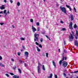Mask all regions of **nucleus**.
<instances>
[{
  "label": "nucleus",
  "mask_w": 78,
  "mask_h": 78,
  "mask_svg": "<svg viewBox=\"0 0 78 78\" xmlns=\"http://www.w3.org/2000/svg\"><path fill=\"white\" fill-rule=\"evenodd\" d=\"M0 66H1V67H5V66H4L3 64L1 63H0Z\"/></svg>",
  "instance_id": "19"
},
{
  "label": "nucleus",
  "mask_w": 78,
  "mask_h": 78,
  "mask_svg": "<svg viewBox=\"0 0 78 78\" xmlns=\"http://www.w3.org/2000/svg\"><path fill=\"white\" fill-rule=\"evenodd\" d=\"M17 55L18 56H20V52H18L17 53Z\"/></svg>",
  "instance_id": "36"
},
{
  "label": "nucleus",
  "mask_w": 78,
  "mask_h": 78,
  "mask_svg": "<svg viewBox=\"0 0 78 78\" xmlns=\"http://www.w3.org/2000/svg\"><path fill=\"white\" fill-rule=\"evenodd\" d=\"M10 2L11 3H12L13 1L12 0H10Z\"/></svg>",
  "instance_id": "45"
},
{
  "label": "nucleus",
  "mask_w": 78,
  "mask_h": 78,
  "mask_svg": "<svg viewBox=\"0 0 78 78\" xmlns=\"http://www.w3.org/2000/svg\"><path fill=\"white\" fill-rule=\"evenodd\" d=\"M65 60H66V59H67V58L66 57H65Z\"/></svg>",
  "instance_id": "61"
},
{
  "label": "nucleus",
  "mask_w": 78,
  "mask_h": 78,
  "mask_svg": "<svg viewBox=\"0 0 78 78\" xmlns=\"http://www.w3.org/2000/svg\"><path fill=\"white\" fill-rule=\"evenodd\" d=\"M32 29L34 33L35 32V31H36V28L34 27V26H33V25L32 26Z\"/></svg>",
  "instance_id": "10"
},
{
  "label": "nucleus",
  "mask_w": 78,
  "mask_h": 78,
  "mask_svg": "<svg viewBox=\"0 0 78 78\" xmlns=\"http://www.w3.org/2000/svg\"><path fill=\"white\" fill-rule=\"evenodd\" d=\"M74 28H77V25H76V24H75L74 26Z\"/></svg>",
  "instance_id": "21"
},
{
  "label": "nucleus",
  "mask_w": 78,
  "mask_h": 78,
  "mask_svg": "<svg viewBox=\"0 0 78 78\" xmlns=\"http://www.w3.org/2000/svg\"><path fill=\"white\" fill-rule=\"evenodd\" d=\"M12 27L13 28H15V27L14 26V25H12Z\"/></svg>",
  "instance_id": "49"
},
{
  "label": "nucleus",
  "mask_w": 78,
  "mask_h": 78,
  "mask_svg": "<svg viewBox=\"0 0 78 78\" xmlns=\"http://www.w3.org/2000/svg\"><path fill=\"white\" fill-rule=\"evenodd\" d=\"M58 52H60V49H58Z\"/></svg>",
  "instance_id": "59"
},
{
  "label": "nucleus",
  "mask_w": 78,
  "mask_h": 78,
  "mask_svg": "<svg viewBox=\"0 0 78 78\" xmlns=\"http://www.w3.org/2000/svg\"><path fill=\"white\" fill-rule=\"evenodd\" d=\"M20 39L22 41H24V40H25V38H23V37H21L20 38Z\"/></svg>",
  "instance_id": "26"
},
{
  "label": "nucleus",
  "mask_w": 78,
  "mask_h": 78,
  "mask_svg": "<svg viewBox=\"0 0 78 78\" xmlns=\"http://www.w3.org/2000/svg\"><path fill=\"white\" fill-rule=\"evenodd\" d=\"M13 78H19V76H17L16 75H14L13 76Z\"/></svg>",
  "instance_id": "18"
},
{
  "label": "nucleus",
  "mask_w": 78,
  "mask_h": 78,
  "mask_svg": "<svg viewBox=\"0 0 78 78\" xmlns=\"http://www.w3.org/2000/svg\"><path fill=\"white\" fill-rule=\"evenodd\" d=\"M74 44L75 45H76V47H78V41H77L76 40H75L74 41Z\"/></svg>",
  "instance_id": "9"
},
{
  "label": "nucleus",
  "mask_w": 78,
  "mask_h": 78,
  "mask_svg": "<svg viewBox=\"0 0 78 78\" xmlns=\"http://www.w3.org/2000/svg\"><path fill=\"white\" fill-rule=\"evenodd\" d=\"M74 9L75 12H76V8H75V7L74 8Z\"/></svg>",
  "instance_id": "34"
},
{
  "label": "nucleus",
  "mask_w": 78,
  "mask_h": 78,
  "mask_svg": "<svg viewBox=\"0 0 78 78\" xmlns=\"http://www.w3.org/2000/svg\"><path fill=\"white\" fill-rule=\"evenodd\" d=\"M46 56L47 57V58H48V53H46Z\"/></svg>",
  "instance_id": "33"
},
{
  "label": "nucleus",
  "mask_w": 78,
  "mask_h": 78,
  "mask_svg": "<svg viewBox=\"0 0 78 78\" xmlns=\"http://www.w3.org/2000/svg\"><path fill=\"white\" fill-rule=\"evenodd\" d=\"M78 72V70L74 71L73 73V72H72V73H77Z\"/></svg>",
  "instance_id": "22"
},
{
  "label": "nucleus",
  "mask_w": 78,
  "mask_h": 78,
  "mask_svg": "<svg viewBox=\"0 0 78 78\" xmlns=\"http://www.w3.org/2000/svg\"><path fill=\"white\" fill-rule=\"evenodd\" d=\"M52 76H53V75L52 74H50L49 76H48V78H52Z\"/></svg>",
  "instance_id": "17"
},
{
  "label": "nucleus",
  "mask_w": 78,
  "mask_h": 78,
  "mask_svg": "<svg viewBox=\"0 0 78 78\" xmlns=\"http://www.w3.org/2000/svg\"><path fill=\"white\" fill-rule=\"evenodd\" d=\"M55 78H58V76H57V75H55Z\"/></svg>",
  "instance_id": "39"
},
{
  "label": "nucleus",
  "mask_w": 78,
  "mask_h": 78,
  "mask_svg": "<svg viewBox=\"0 0 78 78\" xmlns=\"http://www.w3.org/2000/svg\"><path fill=\"white\" fill-rule=\"evenodd\" d=\"M76 33L77 36H78V31L76 30Z\"/></svg>",
  "instance_id": "29"
},
{
  "label": "nucleus",
  "mask_w": 78,
  "mask_h": 78,
  "mask_svg": "<svg viewBox=\"0 0 78 78\" xmlns=\"http://www.w3.org/2000/svg\"><path fill=\"white\" fill-rule=\"evenodd\" d=\"M72 34H74V32H72Z\"/></svg>",
  "instance_id": "58"
},
{
  "label": "nucleus",
  "mask_w": 78,
  "mask_h": 78,
  "mask_svg": "<svg viewBox=\"0 0 78 78\" xmlns=\"http://www.w3.org/2000/svg\"><path fill=\"white\" fill-rule=\"evenodd\" d=\"M64 53H63L62 54V56H63H63H64L63 55H64Z\"/></svg>",
  "instance_id": "60"
},
{
  "label": "nucleus",
  "mask_w": 78,
  "mask_h": 78,
  "mask_svg": "<svg viewBox=\"0 0 78 78\" xmlns=\"http://www.w3.org/2000/svg\"><path fill=\"white\" fill-rule=\"evenodd\" d=\"M20 62L21 63H22V60H20Z\"/></svg>",
  "instance_id": "50"
},
{
  "label": "nucleus",
  "mask_w": 78,
  "mask_h": 78,
  "mask_svg": "<svg viewBox=\"0 0 78 78\" xmlns=\"http://www.w3.org/2000/svg\"><path fill=\"white\" fill-rule=\"evenodd\" d=\"M64 45H66V41H64Z\"/></svg>",
  "instance_id": "47"
},
{
  "label": "nucleus",
  "mask_w": 78,
  "mask_h": 78,
  "mask_svg": "<svg viewBox=\"0 0 78 78\" xmlns=\"http://www.w3.org/2000/svg\"><path fill=\"white\" fill-rule=\"evenodd\" d=\"M3 13V11H1V12H0V14H2Z\"/></svg>",
  "instance_id": "56"
},
{
  "label": "nucleus",
  "mask_w": 78,
  "mask_h": 78,
  "mask_svg": "<svg viewBox=\"0 0 78 78\" xmlns=\"http://www.w3.org/2000/svg\"><path fill=\"white\" fill-rule=\"evenodd\" d=\"M25 55L26 56H28V52L27 51H26L25 52Z\"/></svg>",
  "instance_id": "16"
},
{
  "label": "nucleus",
  "mask_w": 78,
  "mask_h": 78,
  "mask_svg": "<svg viewBox=\"0 0 78 78\" xmlns=\"http://www.w3.org/2000/svg\"><path fill=\"white\" fill-rule=\"evenodd\" d=\"M64 52H65V53H67V51L65 49L64 50Z\"/></svg>",
  "instance_id": "31"
},
{
  "label": "nucleus",
  "mask_w": 78,
  "mask_h": 78,
  "mask_svg": "<svg viewBox=\"0 0 78 78\" xmlns=\"http://www.w3.org/2000/svg\"><path fill=\"white\" fill-rule=\"evenodd\" d=\"M19 73H22V72L21 71V70H20V69H18Z\"/></svg>",
  "instance_id": "23"
},
{
  "label": "nucleus",
  "mask_w": 78,
  "mask_h": 78,
  "mask_svg": "<svg viewBox=\"0 0 78 78\" xmlns=\"http://www.w3.org/2000/svg\"><path fill=\"white\" fill-rule=\"evenodd\" d=\"M66 7H67V8H69V6H68V5H66Z\"/></svg>",
  "instance_id": "52"
},
{
  "label": "nucleus",
  "mask_w": 78,
  "mask_h": 78,
  "mask_svg": "<svg viewBox=\"0 0 78 78\" xmlns=\"http://www.w3.org/2000/svg\"><path fill=\"white\" fill-rule=\"evenodd\" d=\"M24 66H25V67H27V64L26 63H25Z\"/></svg>",
  "instance_id": "40"
},
{
  "label": "nucleus",
  "mask_w": 78,
  "mask_h": 78,
  "mask_svg": "<svg viewBox=\"0 0 78 78\" xmlns=\"http://www.w3.org/2000/svg\"><path fill=\"white\" fill-rule=\"evenodd\" d=\"M36 47L37 48V51H38V52L41 51V50H40V49H39V48L37 46H36Z\"/></svg>",
  "instance_id": "13"
},
{
  "label": "nucleus",
  "mask_w": 78,
  "mask_h": 78,
  "mask_svg": "<svg viewBox=\"0 0 78 78\" xmlns=\"http://www.w3.org/2000/svg\"><path fill=\"white\" fill-rule=\"evenodd\" d=\"M30 22H33V19H31L30 20Z\"/></svg>",
  "instance_id": "32"
},
{
  "label": "nucleus",
  "mask_w": 78,
  "mask_h": 78,
  "mask_svg": "<svg viewBox=\"0 0 78 78\" xmlns=\"http://www.w3.org/2000/svg\"><path fill=\"white\" fill-rule=\"evenodd\" d=\"M69 18L71 19V21H73L74 18H73V16L72 14H70L69 16Z\"/></svg>",
  "instance_id": "7"
},
{
  "label": "nucleus",
  "mask_w": 78,
  "mask_h": 78,
  "mask_svg": "<svg viewBox=\"0 0 78 78\" xmlns=\"http://www.w3.org/2000/svg\"><path fill=\"white\" fill-rule=\"evenodd\" d=\"M0 24L1 25H3V24H4V23H0Z\"/></svg>",
  "instance_id": "41"
},
{
  "label": "nucleus",
  "mask_w": 78,
  "mask_h": 78,
  "mask_svg": "<svg viewBox=\"0 0 78 78\" xmlns=\"http://www.w3.org/2000/svg\"><path fill=\"white\" fill-rule=\"evenodd\" d=\"M34 41L36 42L37 40V42H38V41H39V38L38 37L39 36V34H34Z\"/></svg>",
  "instance_id": "1"
},
{
  "label": "nucleus",
  "mask_w": 78,
  "mask_h": 78,
  "mask_svg": "<svg viewBox=\"0 0 78 78\" xmlns=\"http://www.w3.org/2000/svg\"><path fill=\"white\" fill-rule=\"evenodd\" d=\"M69 8L70 11H72V8H71V7L70 6H69Z\"/></svg>",
  "instance_id": "24"
},
{
  "label": "nucleus",
  "mask_w": 78,
  "mask_h": 78,
  "mask_svg": "<svg viewBox=\"0 0 78 78\" xmlns=\"http://www.w3.org/2000/svg\"><path fill=\"white\" fill-rule=\"evenodd\" d=\"M22 48L24 50L25 49V47L24 46H22Z\"/></svg>",
  "instance_id": "38"
},
{
  "label": "nucleus",
  "mask_w": 78,
  "mask_h": 78,
  "mask_svg": "<svg viewBox=\"0 0 78 78\" xmlns=\"http://www.w3.org/2000/svg\"><path fill=\"white\" fill-rule=\"evenodd\" d=\"M41 34H45V32H44V33H41Z\"/></svg>",
  "instance_id": "57"
},
{
  "label": "nucleus",
  "mask_w": 78,
  "mask_h": 78,
  "mask_svg": "<svg viewBox=\"0 0 78 78\" xmlns=\"http://www.w3.org/2000/svg\"><path fill=\"white\" fill-rule=\"evenodd\" d=\"M0 9H1L2 10L4 9H5V6H4V5H3L1 7Z\"/></svg>",
  "instance_id": "14"
},
{
  "label": "nucleus",
  "mask_w": 78,
  "mask_h": 78,
  "mask_svg": "<svg viewBox=\"0 0 78 78\" xmlns=\"http://www.w3.org/2000/svg\"><path fill=\"white\" fill-rule=\"evenodd\" d=\"M48 39H49V41H51V39L49 38Z\"/></svg>",
  "instance_id": "64"
},
{
  "label": "nucleus",
  "mask_w": 78,
  "mask_h": 78,
  "mask_svg": "<svg viewBox=\"0 0 78 78\" xmlns=\"http://www.w3.org/2000/svg\"><path fill=\"white\" fill-rule=\"evenodd\" d=\"M74 38V37H73V35H72V34H70V35L69 36V41L70 42H72Z\"/></svg>",
  "instance_id": "3"
},
{
  "label": "nucleus",
  "mask_w": 78,
  "mask_h": 78,
  "mask_svg": "<svg viewBox=\"0 0 78 78\" xmlns=\"http://www.w3.org/2000/svg\"><path fill=\"white\" fill-rule=\"evenodd\" d=\"M17 6H20V3L19 2H18L17 4Z\"/></svg>",
  "instance_id": "28"
},
{
  "label": "nucleus",
  "mask_w": 78,
  "mask_h": 78,
  "mask_svg": "<svg viewBox=\"0 0 78 78\" xmlns=\"http://www.w3.org/2000/svg\"><path fill=\"white\" fill-rule=\"evenodd\" d=\"M37 30L38 31H39L40 30V27H38L37 28Z\"/></svg>",
  "instance_id": "27"
},
{
  "label": "nucleus",
  "mask_w": 78,
  "mask_h": 78,
  "mask_svg": "<svg viewBox=\"0 0 78 78\" xmlns=\"http://www.w3.org/2000/svg\"><path fill=\"white\" fill-rule=\"evenodd\" d=\"M42 68L43 70H45V66H44V65H42Z\"/></svg>",
  "instance_id": "15"
},
{
  "label": "nucleus",
  "mask_w": 78,
  "mask_h": 78,
  "mask_svg": "<svg viewBox=\"0 0 78 78\" xmlns=\"http://www.w3.org/2000/svg\"><path fill=\"white\" fill-rule=\"evenodd\" d=\"M36 25H37V26H39V23L38 22H37L36 23Z\"/></svg>",
  "instance_id": "30"
},
{
  "label": "nucleus",
  "mask_w": 78,
  "mask_h": 78,
  "mask_svg": "<svg viewBox=\"0 0 78 78\" xmlns=\"http://www.w3.org/2000/svg\"><path fill=\"white\" fill-rule=\"evenodd\" d=\"M5 75L7 76L8 77H9V75L8 74H6Z\"/></svg>",
  "instance_id": "42"
},
{
  "label": "nucleus",
  "mask_w": 78,
  "mask_h": 78,
  "mask_svg": "<svg viewBox=\"0 0 78 78\" xmlns=\"http://www.w3.org/2000/svg\"><path fill=\"white\" fill-rule=\"evenodd\" d=\"M38 64H39V66H37V72L38 73H41V68L39 66H41V64H40L39 63H38Z\"/></svg>",
  "instance_id": "4"
},
{
  "label": "nucleus",
  "mask_w": 78,
  "mask_h": 78,
  "mask_svg": "<svg viewBox=\"0 0 78 78\" xmlns=\"http://www.w3.org/2000/svg\"><path fill=\"white\" fill-rule=\"evenodd\" d=\"M66 28H62V31H66Z\"/></svg>",
  "instance_id": "25"
},
{
  "label": "nucleus",
  "mask_w": 78,
  "mask_h": 78,
  "mask_svg": "<svg viewBox=\"0 0 78 78\" xmlns=\"http://www.w3.org/2000/svg\"><path fill=\"white\" fill-rule=\"evenodd\" d=\"M56 5L57 6H59V4H58L57 3L56 4Z\"/></svg>",
  "instance_id": "44"
},
{
  "label": "nucleus",
  "mask_w": 78,
  "mask_h": 78,
  "mask_svg": "<svg viewBox=\"0 0 78 78\" xmlns=\"http://www.w3.org/2000/svg\"><path fill=\"white\" fill-rule=\"evenodd\" d=\"M52 64L54 66V67L55 68L56 67V63H55V61L54 60L52 61Z\"/></svg>",
  "instance_id": "12"
},
{
  "label": "nucleus",
  "mask_w": 78,
  "mask_h": 78,
  "mask_svg": "<svg viewBox=\"0 0 78 78\" xmlns=\"http://www.w3.org/2000/svg\"><path fill=\"white\" fill-rule=\"evenodd\" d=\"M67 66V62L64 61L62 62V67H66Z\"/></svg>",
  "instance_id": "6"
},
{
  "label": "nucleus",
  "mask_w": 78,
  "mask_h": 78,
  "mask_svg": "<svg viewBox=\"0 0 78 78\" xmlns=\"http://www.w3.org/2000/svg\"><path fill=\"white\" fill-rule=\"evenodd\" d=\"M60 9L62 12L65 14H66V8H65L64 7H62V6H60Z\"/></svg>",
  "instance_id": "2"
},
{
  "label": "nucleus",
  "mask_w": 78,
  "mask_h": 78,
  "mask_svg": "<svg viewBox=\"0 0 78 78\" xmlns=\"http://www.w3.org/2000/svg\"><path fill=\"white\" fill-rule=\"evenodd\" d=\"M4 1L5 3H6V0H4Z\"/></svg>",
  "instance_id": "55"
},
{
  "label": "nucleus",
  "mask_w": 78,
  "mask_h": 78,
  "mask_svg": "<svg viewBox=\"0 0 78 78\" xmlns=\"http://www.w3.org/2000/svg\"><path fill=\"white\" fill-rule=\"evenodd\" d=\"M42 56H45V54H44V53H43V54H42Z\"/></svg>",
  "instance_id": "51"
},
{
  "label": "nucleus",
  "mask_w": 78,
  "mask_h": 78,
  "mask_svg": "<svg viewBox=\"0 0 78 78\" xmlns=\"http://www.w3.org/2000/svg\"><path fill=\"white\" fill-rule=\"evenodd\" d=\"M77 36H75V39H77Z\"/></svg>",
  "instance_id": "53"
},
{
  "label": "nucleus",
  "mask_w": 78,
  "mask_h": 78,
  "mask_svg": "<svg viewBox=\"0 0 78 78\" xmlns=\"http://www.w3.org/2000/svg\"><path fill=\"white\" fill-rule=\"evenodd\" d=\"M9 73L10 74V75H14L12 73Z\"/></svg>",
  "instance_id": "37"
},
{
  "label": "nucleus",
  "mask_w": 78,
  "mask_h": 78,
  "mask_svg": "<svg viewBox=\"0 0 78 78\" xmlns=\"http://www.w3.org/2000/svg\"><path fill=\"white\" fill-rule=\"evenodd\" d=\"M73 25V23L72 22H71L70 23H69V28L70 29V30H73V27H72V25Z\"/></svg>",
  "instance_id": "5"
},
{
  "label": "nucleus",
  "mask_w": 78,
  "mask_h": 78,
  "mask_svg": "<svg viewBox=\"0 0 78 78\" xmlns=\"http://www.w3.org/2000/svg\"><path fill=\"white\" fill-rule=\"evenodd\" d=\"M11 61H14V59H13V58H12L11 59Z\"/></svg>",
  "instance_id": "54"
},
{
  "label": "nucleus",
  "mask_w": 78,
  "mask_h": 78,
  "mask_svg": "<svg viewBox=\"0 0 78 78\" xmlns=\"http://www.w3.org/2000/svg\"><path fill=\"white\" fill-rule=\"evenodd\" d=\"M2 56H0V60H2Z\"/></svg>",
  "instance_id": "46"
},
{
  "label": "nucleus",
  "mask_w": 78,
  "mask_h": 78,
  "mask_svg": "<svg viewBox=\"0 0 78 78\" xmlns=\"http://www.w3.org/2000/svg\"><path fill=\"white\" fill-rule=\"evenodd\" d=\"M46 37L47 38V39H49V37H48L47 35H45Z\"/></svg>",
  "instance_id": "48"
},
{
  "label": "nucleus",
  "mask_w": 78,
  "mask_h": 78,
  "mask_svg": "<svg viewBox=\"0 0 78 78\" xmlns=\"http://www.w3.org/2000/svg\"><path fill=\"white\" fill-rule=\"evenodd\" d=\"M65 58V57L64 56H63V57L62 58V60H61L59 62V65H61V64H62V61H64Z\"/></svg>",
  "instance_id": "8"
},
{
  "label": "nucleus",
  "mask_w": 78,
  "mask_h": 78,
  "mask_svg": "<svg viewBox=\"0 0 78 78\" xmlns=\"http://www.w3.org/2000/svg\"><path fill=\"white\" fill-rule=\"evenodd\" d=\"M60 23H64V22H63L62 21H61Z\"/></svg>",
  "instance_id": "43"
},
{
  "label": "nucleus",
  "mask_w": 78,
  "mask_h": 78,
  "mask_svg": "<svg viewBox=\"0 0 78 78\" xmlns=\"http://www.w3.org/2000/svg\"><path fill=\"white\" fill-rule=\"evenodd\" d=\"M63 75H64V76H66V74L65 73H63Z\"/></svg>",
  "instance_id": "62"
},
{
  "label": "nucleus",
  "mask_w": 78,
  "mask_h": 78,
  "mask_svg": "<svg viewBox=\"0 0 78 78\" xmlns=\"http://www.w3.org/2000/svg\"><path fill=\"white\" fill-rule=\"evenodd\" d=\"M6 10H4L3 12L4 14H5V16H6L7 15V13H6Z\"/></svg>",
  "instance_id": "20"
},
{
  "label": "nucleus",
  "mask_w": 78,
  "mask_h": 78,
  "mask_svg": "<svg viewBox=\"0 0 78 78\" xmlns=\"http://www.w3.org/2000/svg\"><path fill=\"white\" fill-rule=\"evenodd\" d=\"M40 41H41V42H42V41H43V39L41 38L40 39Z\"/></svg>",
  "instance_id": "35"
},
{
  "label": "nucleus",
  "mask_w": 78,
  "mask_h": 78,
  "mask_svg": "<svg viewBox=\"0 0 78 78\" xmlns=\"http://www.w3.org/2000/svg\"><path fill=\"white\" fill-rule=\"evenodd\" d=\"M35 44H36V45H39V47H40V48H42V46H41V44H39L38 43H37V42H35Z\"/></svg>",
  "instance_id": "11"
},
{
  "label": "nucleus",
  "mask_w": 78,
  "mask_h": 78,
  "mask_svg": "<svg viewBox=\"0 0 78 78\" xmlns=\"http://www.w3.org/2000/svg\"><path fill=\"white\" fill-rule=\"evenodd\" d=\"M8 14H9V11H8L7 12Z\"/></svg>",
  "instance_id": "63"
}]
</instances>
